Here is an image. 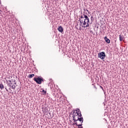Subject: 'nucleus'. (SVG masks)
Returning a JSON list of instances; mask_svg holds the SVG:
<instances>
[{"label": "nucleus", "instance_id": "f257e3e1", "mask_svg": "<svg viewBox=\"0 0 128 128\" xmlns=\"http://www.w3.org/2000/svg\"><path fill=\"white\" fill-rule=\"evenodd\" d=\"M73 120L74 122H84V118H79L78 114H76V112L74 110L72 113Z\"/></svg>", "mask_w": 128, "mask_h": 128}, {"label": "nucleus", "instance_id": "f03ea898", "mask_svg": "<svg viewBox=\"0 0 128 128\" xmlns=\"http://www.w3.org/2000/svg\"><path fill=\"white\" fill-rule=\"evenodd\" d=\"M34 80L38 84H42V83L44 82V78L40 76H38L37 78H34Z\"/></svg>", "mask_w": 128, "mask_h": 128}, {"label": "nucleus", "instance_id": "7ed1b4c3", "mask_svg": "<svg viewBox=\"0 0 128 128\" xmlns=\"http://www.w3.org/2000/svg\"><path fill=\"white\" fill-rule=\"evenodd\" d=\"M106 52H99L98 54V58H100V60H103V62H104V59L106 58Z\"/></svg>", "mask_w": 128, "mask_h": 128}, {"label": "nucleus", "instance_id": "20e7f679", "mask_svg": "<svg viewBox=\"0 0 128 128\" xmlns=\"http://www.w3.org/2000/svg\"><path fill=\"white\" fill-rule=\"evenodd\" d=\"M8 82L7 81V84H8V86H10V88H12L13 90H15L16 86H14V85L12 86V81L10 80H8Z\"/></svg>", "mask_w": 128, "mask_h": 128}, {"label": "nucleus", "instance_id": "39448f33", "mask_svg": "<svg viewBox=\"0 0 128 128\" xmlns=\"http://www.w3.org/2000/svg\"><path fill=\"white\" fill-rule=\"evenodd\" d=\"M78 22H80V26H82V24L84 23V18L82 16L78 20Z\"/></svg>", "mask_w": 128, "mask_h": 128}, {"label": "nucleus", "instance_id": "423d86ee", "mask_svg": "<svg viewBox=\"0 0 128 128\" xmlns=\"http://www.w3.org/2000/svg\"><path fill=\"white\" fill-rule=\"evenodd\" d=\"M84 20H85V21H86V22H90V18H88V16L84 14Z\"/></svg>", "mask_w": 128, "mask_h": 128}, {"label": "nucleus", "instance_id": "0eeeda50", "mask_svg": "<svg viewBox=\"0 0 128 128\" xmlns=\"http://www.w3.org/2000/svg\"><path fill=\"white\" fill-rule=\"evenodd\" d=\"M58 30V32H61L62 34L64 32V28L62 26H59Z\"/></svg>", "mask_w": 128, "mask_h": 128}, {"label": "nucleus", "instance_id": "6e6552de", "mask_svg": "<svg viewBox=\"0 0 128 128\" xmlns=\"http://www.w3.org/2000/svg\"><path fill=\"white\" fill-rule=\"evenodd\" d=\"M104 40H105V42H106L107 44H110V39H108V37L105 36V37H104Z\"/></svg>", "mask_w": 128, "mask_h": 128}, {"label": "nucleus", "instance_id": "1a4fd4ad", "mask_svg": "<svg viewBox=\"0 0 128 128\" xmlns=\"http://www.w3.org/2000/svg\"><path fill=\"white\" fill-rule=\"evenodd\" d=\"M82 122H80V124H79L77 126H78V128H84V127L82 126Z\"/></svg>", "mask_w": 128, "mask_h": 128}, {"label": "nucleus", "instance_id": "9d476101", "mask_svg": "<svg viewBox=\"0 0 128 128\" xmlns=\"http://www.w3.org/2000/svg\"><path fill=\"white\" fill-rule=\"evenodd\" d=\"M90 24V22H87V24L85 26H82V24L81 25V26H82V28H88V26H90V24Z\"/></svg>", "mask_w": 128, "mask_h": 128}, {"label": "nucleus", "instance_id": "9b49d317", "mask_svg": "<svg viewBox=\"0 0 128 128\" xmlns=\"http://www.w3.org/2000/svg\"><path fill=\"white\" fill-rule=\"evenodd\" d=\"M119 38H120V42H122L124 40V37L123 36H122V35H119Z\"/></svg>", "mask_w": 128, "mask_h": 128}, {"label": "nucleus", "instance_id": "f8f14e48", "mask_svg": "<svg viewBox=\"0 0 128 128\" xmlns=\"http://www.w3.org/2000/svg\"><path fill=\"white\" fill-rule=\"evenodd\" d=\"M34 74H30L28 75V78H34Z\"/></svg>", "mask_w": 128, "mask_h": 128}, {"label": "nucleus", "instance_id": "ddd939ff", "mask_svg": "<svg viewBox=\"0 0 128 128\" xmlns=\"http://www.w3.org/2000/svg\"><path fill=\"white\" fill-rule=\"evenodd\" d=\"M76 114H79L81 112H80V109H78V108L77 110H76Z\"/></svg>", "mask_w": 128, "mask_h": 128}, {"label": "nucleus", "instance_id": "4468645a", "mask_svg": "<svg viewBox=\"0 0 128 128\" xmlns=\"http://www.w3.org/2000/svg\"><path fill=\"white\" fill-rule=\"evenodd\" d=\"M0 90H4V86L2 84H0Z\"/></svg>", "mask_w": 128, "mask_h": 128}, {"label": "nucleus", "instance_id": "2eb2a0df", "mask_svg": "<svg viewBox=\"0 0 128 128\" xmlns=\"http://www.w3.org/2000/svg\"><path fill=\"white\" fill-rule=\"evenodd\" d=\"M78 121H76V122H74V123H73L72 124V125L73 126H75V124L77 126H78Z\"/></svg>", "mask_w": 128, "mask_h": 128}, {"label": "nucleus", "instance_id": "dca6fc26", "mask_svg": "<svg viewBox=\"0 0 128 128\" xmlns=\"http://www.w3.org/2000/svg\"><path fill=\"white\" fill-rule=\"evenodd\" d=\"M82 24H83V26H84L86 24H88V22H86V20H84Z\"/></svg>", "mask_w": 128, "mask_h": 128}, {"label": "nucleus", "instance_id": "f3484780", "mask_svg": "<svg viewBox=\"0 0 128 128\" xmlns=\"http://www.w3.org/2000/svg\"><path fill=\"white\" fill-rule=\"evenodd\" d=\"M78 118H82V115L81 112H80L79 114L78 113Z\"/></svg>", "mask_w": 128, "mask_h": 128}, {"label": "nucleus", "instance_id": "a211bd4d", "mask_svg": "<svg viewBox=\"0 0 128 128\" xmlns=\"http://www.w3.org/2000/svg\"><path fill=\"white\" fill-rule=\"evenodd\" d=\"M41 92H42L44 94H46V91L44 90H43Z\"/></svg>", "mask_w": 128, "mask_h": 128}, {"label": "nucleus", "instance_id": "6ab92c4d", "mask_svg": "<svg viewBox=\"0 0 128 128\" xmlns=\"http://www.w3.org/2000/svg\"><path fill=\"white\" fill-rule=\"evenodd\" d=\"M93 20H94V16H92L90 17V22H91V24H92V22Z\"/></svg>", "mask_w": 128, "mask_h": 128}, {"label": "nucleus", "instance_id": "aec40b11", "mask_svg": "<svg viewBox=\"0 0 128 128\" xmlns=\"http://www.w3.org/2000/svg\"><path fill=\"white\" fill-rule=\"evenodd\" d=\"M44 108H45V112H48V110L46 108H48V107H45Z\"/></svg>", "mask_w": 128, "mask_h": 128}, {"label": "nucleus", "instance_id": "412c9836", "mask_svg": "<svg viewBox=\"0 0 128 128\" xmlns=\"http://www.w3.org/2000/svg\"><path fill=\"white\" fill-rule=\"evenodd\" d=\"M80 124V121H78V124Z\"/></svg>", "mask_w": 128, "mask_h": 128}, {"label": "nucleus", "instance_id": "4be33fe9", "mask_svg": "<svg viewBox=\"0 0 128 128\" xmlns=\"http://www.w3.org/2000/svg\"><path fill=\"white\" fill-rule=\"evenodd\" d=\"M90 32H91V34H94V32L92 30H90Z\"/></svg>", "mask_w": 128, "mask_h": 128}, {"label": "nucleus", "instance_id": "5701e85b", "mask_svg": "<svg viewBox=\"0 0 128 128\" xmlns=\"http://www.w3.org/2000/svg\"><path fill=\"white\" fill-rule=\"evenodd\" d=\"M5 89L6 90V92H8V90L6 89V88H5Z\"/></svg>", "mask_w": 128, "mask_h": 128}, {"label": "nucleus", "instance_id": "b1692460", "mask_svg": "<svg viewBox=\"0 0 128 128\" xmlns=\"http://www.w3.org/2000/svg\"><path fill=\"white\" fill-rule=\"evenodd\" d=\"M86 12H88V14H90V12H88V10L86 9Z\"/></svg>", "mask_w": 128, "mask_h": 128}, {"label": "nucleus", "instance_id": "393cba45", "mask_svg": "<svg viewBox=\"0 0 128 128\" xmlns=\"http://www.w3.org/2000/svg\"><path fill=\"white\" fill-rule=\"evenodd\" d=\"M14 84H16V80H14Z\"/></svg>", "mask_w": 128, "mask_h": 128}, {"label": "nucleus", "instance_id": "a878e982", "mask_svg": "<svg viewBox=\"0 0 128 128\" xmlns=\"http://www.w3.org/2000/svg\"><path fill=\"white\" fill-rule=\"evenodd\" d=\"M42 108H44V107H42Z\"/></svg>", "mask_w": 128, "mask_h": 128}, {"label": "nucleus", "instance_id": "bb28decb", "mask_svg": "<svg viewBox=\"0 0 128 128\" xmlns=\"http://www.w3.org/2000/svg\"><path fill=\"white\" fill-rule=\"evenodd\" d=\"M84 10L86 11V10L84 9Z\"/></svg>", "mask_w": 128, "mask_h": 128}, {"label": "nucleus", "instance_id": "cd10ccee", "mask_svg": "<svg viewBox=\"0 0 128 128\" xmlns=\"http://www.w3.org/2000/svg\"><path fill=\"white\" fill-rule=\"evenodd\" d=\"M9 90H10V88H9Z\"/></svg>", "mask_w": 128, "mask_h": 128}]
</instances>
